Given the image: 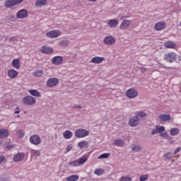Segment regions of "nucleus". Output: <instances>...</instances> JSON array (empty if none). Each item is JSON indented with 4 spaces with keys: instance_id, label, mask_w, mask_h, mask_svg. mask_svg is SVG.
I'll return each instance as SVG.
<instances>
[{
    "instance_id": "obj_14",
    "label": "nucleus",
    "mask_w": 181,
    "mask_h": 181,
    "mask_svg": "<svg viewBox=\"0 0 181 181\" xmlns=\"http://www.w3.org/2000/svg\"><path fill=\"white\" fill-rule=\"evenodd\" d=\"M18 72L16 71V70L11 69L8 70L7 71V75L9 77V78H16V77H18Z\"/></svg>"
},
{
    "instance_id": "obj_29",
    "label": "nucleus",
    "mask_w": 181,
    "mask_h": 181,
    "mask_svg": "<svg viewBox=\"0 0 181 181\" xmlns=\"http://www.w3.org/2000/svg\"><path fill=\"white\" fill-rule=\"evenodd\" d=\"M80 179L78 175H72L66 178V181H77Z\"/></svg>"
},
{
    "instance_id": "obj_19",
    "label": "nucleus",
    "mask_w": 181,
    "mask_h": 181,
    "mask_svg": "<svg viewBox=\"0 0 181 181\" xmlns=\"http://www.w3.org/2000/svg\"><path fill=\"white\" fill-rule=\"evenodd\" d=\"M129 25H131V21H129V20H124V21H123L122 22L119 28L122 30H125V29H128V28L129 27Z\"/></svg>"
},
{
    "instance_id": "obj_33",
    "label": "nucleus",
    "mask_w": 181,
    "mask_h": 181,
    "mask_svg": "<svg viewBox=\"0 0 181 181\" xmlns=\"http://www.w3.org/2000/svg\"><path fill=\"white\" fill-rule=\"evenodd\" d=\"M95 175L98 176H101V175H104V169L103 168H97L94 171Z\"/></svg>"
},
{
    "instance_id": "obj_31",
    "label": "nucleus",
    "mask_w": 181,
    "mask_h": 181,
    "mask_svg": "<svg viewBox=\"0 0 181 181\" xmlns=\"http://www.w3.org/2000/svg\"><path fill=\"white\" fill-rule=\"evenodd\" d=\"M46 2H47V0H37L35 5L36 6H44V5H46Z\"/></svg>"
},
{
    "instance_id": "obj_51",
    "label": "nucleus",
    "mask_w": 181,
    "mask_h": 181,
    "mask_svg": "<svg viewBox=\"0 0 181 181\" xmlns=\"http://www.w3.org/2000/svg\"><path fill=\"white\" fill-rule=\"evenodd\" d=\"M19 112H21V111L16 110V111L15 112V114H19Z\"/></svg>"
},
{
    "instance_id": "obj_27",
    "label": "nucleus",
    "mask_w": 181,
    "mask_h": 181,
    "mask_svg": "<svg viewBox=\"0 0 181 181\" xmlns=\"http://www.w3.org/2000/svg\"><path fill=\"white\" fill-rule=\"evenodd\" d=\"M63 136L65 139H70L73 136V132L70 130H66L63 133Z\"/></svg>"
},
{
    "instance_id": "obj_7",
    "label": "nucleus",
    "mask_w": 181,
    "mask_h": 181,
    "mask_svg": "<svg viewBox=\"0 0 181 181\" xmlns=\"http://www.w3.org/2000/svg\"><path fill=\"white\" fill-rule=\"evenodd\" d=\"M126 97L128 98H136L138 97V90L134 88H130L126 91Z\"/></svg>"
},
{
    "instance_id": "obj_48",
    "label": "nucleus",
    "mask_w": 181,
    "mask_h": 181,
    "mask_svg": "<svg viewBox=\"0 0 181 181\" xmlns=\"http://www.w3.org/2000/svg\"><path fill=\"white\" fill-rule=\"evenodd\" d=\"M151 134L153 135H156V134H159L158 132V129H156V127L155 128V129H153L152 132H151Z\"/></svg>"
},
{
    "instance_id": "obj_49",
    "label": "nucleus",
    "mask_w": 181,
    "mask_h": 181,
    "mask_svg": "<svg viewBox=\"0 0 181 181\" xmlns=\"http://www.w3.org/2000/svg\"><path fill=\"white\" fill-rule=\"evenodd\" d=\"M74 108H78V110H81L82 107H81V105H77V106L74 107Z\"/></svg>"
},
{
    "instance_id": "obj_42",
    "label": "nucleus",
    "mask_w": 181,
    "mask_h": 181,
    "mask_svg": "<svg viewBox=\"0 0 181 181\" xmlns=\"http://www.w3.org/2000/svg\"><path fill=\"white\" fill-rule=\"evenodd\" d=\"M120 181H132V179L129 177H122L121 179H120Z\"/></svg>"
},
{
    "instance_id": "obj_36",
    "label": "nucleus",
    "mask_w": 181,
    "mask_h": 181,
    "mask_svg": "<svg viewBox=\"0 0 181 181\" xmlns=\"http://www.w3.org/2000/svg\"><path fill=\"white\" fill-rule=\"evenodd\" d=\"M156 128L158 134H162V132H165V127L163 126L156 125Z\"/></svg>"
},
{
    "instance_id": "obj_22",
    "label": "nucleus",
    "mask_w": 181,
    "mask_h": 181,
    "mask_svg": "<svg viewBox=\"0 0 181 181\" xmlns=\"http://www.w3.org/2000/svg\"><path fill=\"white\" fill-rule=\"evenodd\" d=\"M7 136H9V131L6 129H0V138L1 139H4L5 138H7Z\"/></svg>"
},
{
    "instance_id": "obj_11",
    "label": "nucleus",
    "mask_w": 181,
    "mask_h": 181,
    "mask_svg": "<svg viewBox=\"0 0 181 181\" xmlns=\"http://www.w3.org/2000/svg\"><path fill=\"white\" fill-rule=\"evenodd\" d=\"M52 64L55 66H60V64H63V57L62 56H56L52 59Z\"/></svg>"
},
{
    "instance_id": "obj_25",
    "label": "nucleus",
    "mask_w": 181,
    "mask_h": 181,
    "mask_svg": "<svg viewBox=\"0 0 181 181\" xmlns=\"http://www.w3.org/2000/svg\"><path fill=\"white\" fill-rule=\"evenodd\" d=\"M107 25L108 26H110V28H115V26L118 25V20L117 19L110 20L107 22Z\"/></svg>"
},
{
    "instance_id": "obj_12",
    "label": "nucleus",
    "mask_w": 181,
    "mask_h": 181,
    "mask_svg": "<svg viewBox=\"0 0 181 181\" xmlns=\"http://www.w3.org/2000/svg\"><path fill=\"white\" fill-rule=\"evenodd\" d=\"M16 16L18 19H25V18H28V11L21 9L17 12Z\"/></svg>"
},
{
    "instance_id": "obj_30",
    "label": "nucleus",
    "mask_w": 181,
    "mask_h": 181,
    "mask_svg": "<svg viewBox=\"0 0 181 181\" xmlns=\"http://www.w3.org/2000/svg\"><path fill=\"white\" fill-rule=\"evenodd\" d=\"M113 145L115 146H122V145H124V140L115 139L113 142Z\"/></svg>"
},
{
    "instance_id": "obj_21",
    "label": "nucleus",
    "mask_w": 181,
    "mask_h": 181,
    "mask_svg": "<svg viewBox=\"0 0 181 181\" xmlns=\"http://www.w3.org/2000/svg\"><path fill=\"white\" fill-rule=\"evenodd\" d=\"M164 46L167 49H176V43H175L173 41H166L164 43Z\"/></svg>"
},
{
    "instance_id": "obj_43",
    "label": "nucleus",
    "mask_w": 181,
    "mask_h": 181,
    "mask_svg": "<svg viewBox=\"0 0 181 181\" xmlns=\"http://www.w3.org/2000/svg\"><path fill=\"white\" fill-rule=\"evenodd\" d=\"M33 153L34 156H40V152H39V151L34 150Z\"/></svg>"
},
{
    "instance_id": "obj_16",
    "label": "nucleus",
    "mask_w": 181,
    "mask_h": 181,
    "mask_svg": "<svg viewBox=\"0 0 181 181\" xmlns=\"http://www.w3.org/2000/svg\"><path fill=\"white\" fill-rule=\"evenodd\" d=\"M25 159V153H18L16 154L13 157L14 162H21Z\"/></svg>"
},
{
    "instance_id": "obj_23",
    "label": "nucleus",
    "mask_w": 181,
    "mask_h": 181,
    "mask_svg": "<svg viewBox=\"0 0 181 181\" xmlns=\"http://www.w3.org/2000/svg\"><path fill=\"white\" fill-rule=\"evenodd\" d=\"M88 145H90V144L87 141H81L78 144V146L80 149H84V148H88Z\"/></svg>"
},
{
    "instance_id": "obj_6",
    "label": "nucleus",
    "mask_w": 181,
    "mask_h": 181,
    "mask_svg": "<svg viewBox=\"0 0 181 181\" xmlns=\"http://www.w3.org/2000/svg\"><path fill=\"white\" fill-rule=\"evenodd\" d=\"M30 142L33 145H40L42 144V139L37 134L33 135L30 137Z\"/></svg>"
},
{
    "instance_id": "obj_38",
    "label": "nucleus",
    "mask_w": 181,
    "mask_h": 181,
    "mask_svg": "<svg viewBox=\"0 0 181 181\" xmlns=\"http://www.w3.org/2000/svg\"><path fill=\"white\" fill-rule=\"evenodd\" d=\"M132 149L133 152H139L141 151V146L133 145L132 146Z\"/></svg>"
},
{
    "instance_id": "obj_44",
    "label": "nucleus",
    "mask_w": 181,
    "mask_h": 181,
    "mask_svg": "<svg viewBox=\"0 0 181 181\" xmlns=\"http://www.w3.org/2000/svg\"><path fill=\"white\" fill-rule=\"evenodd\" d=\"M2 162H4V163H5V162H6V158H5V156H0V163H2Z\"/></svg>"
},
{
    "instance_id": "obj_50",
    "label": "nucleus",
    "mask_w": 181,
    "mask_h": 181,
    "mask_svg": "<svg viewBox=\"0 0 181 181\" xmlns=\"http://www.w3.org/2000/svg\"><path fill=\"white\" fill-rule=\"evenodd\" d=\"M89 2H95L97 0H88Z\"/></svg>"
},
{
    "instance_id": "obj_45",
    "label": "nucleus",
    "mask_w": 181,
    "mask_h": 181,
    "mask_svg": "<svg viewBox=\"0 0 181 181\" xmlns=\"http://www.w3.org/2000/svg\"><path fill=\"white\" fill-rule=\"evenodd\" d=\"M71 149H73V146L71 144H69L66 146V152H70V151H71Z\"/></svg>"
},
{
    "instance_id": "obj_35",
    "label": "nucleus",
    "mask_w": 181,
    "mask_h": 181,
    "mask_svg": "<svg viewBox=\"0 0 181 181\" xmlns=\"http://www.w3.org/2000/svg\"><path fill=\"white\" fill-rule=\"evenodd\" d=\"M110 155H111V153H105L101 154L100 156H99L98 159H107V158H110Z\"/></svg>"
},
{
    "instance_id": "obj_20",
    "label": "nucleus",
    "mask_w": 181,
    "mask_h": 181,
    "mask_svg": "<svg viewBox=\"0 0 181 181\" xmlns=\"http://www.w3.org/2000/svg\"><path fill=\"white\" fill-rule=\"evenodd\" d=\"M158 118L160 122H166V121H170V115L161 114Z\"/></svg>"
},
{
    "instance_id": "obj_2",
    "label": "nucleus",
    "mask_w": 181,
    "mask_h": 181,
    "mask_svg": "<svg viewBox=\"0 0 181 181\" xmlns=\"http://www.w3.org/2000/svg\"><path fill=\"white\" fill-rule=\"evenodd\" d=\"M87 160H88V158L87 157H82L78 158V160L71 161L69 163V166H81V165H84L87 162Z\"/></svg>"
},
{
    "instance_id": "obj_17",
    "label": "nucleus",
    "mask_w": 181,
    "mask_h": 181,
    "mask_svg": "<svg viewBox=\"0 0 181 181\" xmlns=\"http://www.w3.org/2000/svg\"><path fill=\"white\" fill-rule=\"evenodd\" d=\"M40 52L44 53L45 54H50V53H53V48L50 47L43 46L40 49Z\"/></svg>"
},
{
    "instance_id": "obj_8",
    "label": "nucleus",
    "mask_w": 181,
    "mask_h": 181,
    "mask_svg": "<svg viewBox=\"0 0 181 181\" xmlns=\"http://www.w3.org/2000/svg\"><path fill=\"white\" fill-rule=\"evenodd\" d=\"M57 84H59V80L57 78H51L48 79L46 83L47 87H49L50 88L56 87Z\"/></svg>"
},
{
    "instance_id": "obj_39",
    "label": "nucleus",
    "mask_w": 181,
    "mask_h": 181,
    "mask_svg": "<svg viewBox=\"0 0 181 181\" xmlns=\"http://www.w3.org/2000/svg\"><path fill=\"white\" fill-rule=\"evenodd\" d=\"M149 177V175H148V174L146 175H143L141 176H140L139 180L140 181H145V180H148V178Z\"/></svg>"
},
{
    "instance_id": "obj_28",
    "label": "nucleus",
    "mask_w": 181,
    "mask_h": 181,
    "mask_svg": "<svg viewBox=\"0 0 181 181\" xmlns=\"http://www.w3.org/2000/svg\"><path fill=\"white\" fill-rule=\"evenodd\" d=\"M180 130L177 129V127L173 128L170 131V134L172 136H176V135H179Z\"/></svg>"
},
{
    "instance_id": "obj_47",
    "label": "nucleus",
    "mask_w": 181,
    "mask_h": 181,
    "mask_svg": "<svg viewBox=\"0 0 181 181\" xmlns=\"http://www.w3.org/2000/svg\"><path fill=\"white\" fill-rule=\"evenodd\" d=\"M180 151H181V148L180 147L177 148L176 150L174 151V153H173L174 155H176L177 153H179V152H180Z\"/></svg>"
},
{
    "instance_id": "obj_3",
    "label": "nucleus",
    "mask_w": 181,
    "mask_h": 181,
    "mask_svg": "<svg viewBox=\"0 0 181 181\" xmlns=\"http://www.w3.org/2000/svg\"><path fill=\"white\" fill-rule=\"evenodd\" d=\"M23 103L25 105H35L36 104V98L31 95L25 96L23 98Z\"/></svg>"
},
{
    "instance_id": "obj_13",
    "label": "nucleus",
    "mask_w": 181,
    "mask_h": 181,
    "mask_svg": "<svg viewBox=\"0 0 181 181\" xmlns=\"http://www.w3.org/2000/svg\"><path fill=\"white\" fill-rule=\"evenodd\" d=\"M155 30H163V29H166V23L165 22H158L154 26Z\"/></svg>"
},
{
    "instance_id": "obj_4",
    "label": "nucleus",
    "mask_w": 181,
    "mask_h": 181,
    "mask_svg": "<svg viewBox=\"0 0 181 181\" xmlns=\"http://www.w3.org/2000/svg\"><path fill=\"white\" fill-rule=\"evenodd\" d=\"M164 59L165 62H168V63H173L176 60V53L171 52L165 54Z\"/></svg>"
},
{
    "instance_id": "obj_40",
    "label": "nucleus",
    "mask_w": 181,
    "mask_h": 181,
    "mask_svg": "<svg viewBox=\"0 0 181 181\" xmlns=\"http://www.w3.org/2000/svg\"><path fill=\"white\" fill-rule=\"evenodd\" d=\"M164 158H167V159H172V153L168 152L163 155Z\"/></svg>"
},
{
    "instance_id": "obj_26",
    "label": "nucleus",
    "mask_w": 181,
    "mask_h": 181,
    "mask_svg": "<svg viewBox=\"0 0 181 181\" xmlns=\"http://www.w3.org/2000/svg\"><path fill=\"white\" fill-rule=\"evenodd\" d=\"M12 66L14 67V69H21V61L19 59H13L12 61Z\"/></svg>"
},
{
    "instance_id": "obj_18",
    "label": "nucleus",
    "mask_w": 181,
    "mask_h": 181,
    "mask_svg": "<svg viewBox=\"0 0 181 181\" xmlns=\"http://www.w3.org/2000/svg\"><path fill=\"white\" fill-rule=\"evenodd\" d=\"M105 59L103 57H94L90 61V63H94L95 64H100V63H103Z\"/></svg>"
},
{
    "instance_id": "obj_5",
    "label": "nucleus",
    "mask_w": 181,
    "mask_h": 181,
    "mask_svg": "<svg viewBox=\"0 0 181 181\" xmlns=\"http://www.w3.org/2000/svg\"><path fill=\"white\" fill-rule=\"evenodd\" d=\"M22 2H23V0H7L4 3V6H6V8H12V6L22 4Z\"/></svg>"
},
{
    "instance_id": "obj_9",
    "label": "nucleus",
    "mask_w": 181,
    "mask_h": 181,
    "mask_svg": "<svg viewBox=\"0 0 181 181\" xmlns=\"http://www.w3.org/2000/svg\"><path fill=\"white\" fill-rule=\"evenodd\" d=\"M115 39L111 35L105 37L103 40V43L107 45V46H113V45H115Z\"/></svg>"
},
{
    "instance_id": "obj_41",
    "label": "nucleus",
    "mask_w": 181,
    "mask_h": 181,
    "mask_svg": "<svg viewBox=\"0 0 181 181\" xmlns=\"http://www.w3.org/2000/svg\"><path fill=\"white\" fill-rule=\"evenodd\" d=\"M160 136H162L163 138H166L167 139H170L171 137L169 136V134H168V133L164 132L160 134Z\"/></svg>"
},
{
    "instance_id": "obj_46",
    "label": "nucleus",
    "mask_w": 181,
    "mask_h": 181,
    "mask_svg": "<svg viewBox=\"0 0 181 181\" xmlns=\"http://www.w3.org/2000/svg\"><path fill=\"white\" fill-rule=\"evenodd\" d=\"M60 46H67L69 45V42L67 41H62L59 43Z\"/></svg>"
},
{
    "instance_id": "obj_15",
    "label": "nucleus",
    "mask_w": 181,
    "mask_h": 181,
    "mask_svg": "<svg viewBox=\"0 0 181 181\" xmlns=\"http://www.w3.org/2000/svg\"><path fill=\"white\" fill-rule=\"evenodd\" d=\"M139 124V118H138L136 116L135 117H132L129 121V125L130 127H136Z\"/></svg>"
},
{
    "instance_id": "obj_34",
    "label": "nucleus",
    "mask_w": 181,
    "mask_h": 181,
    "mask_svg": "<svg viewBox=\"0 0 181 181\" xmlns=\"http://www.w3.org/2000/svg\"><path fill=\"white\" fill-rule=\"evenodd\" d=\"M136 117L137 118H139V119L140 118H146V113L144 112H139L136 114Z\"/></svg>"
},
{
    "instance_id": "obj_1",
    "label": "nucleus",
    "mask_w": 181,
    "mask_h": 181,
    "mask_svg": "<svg viewBox=\"0 0 181 181\" xmlns=\"http://www.w3.org/2000/svg\"><path fill=\"white\" fill-rule=\"evenodd\" d=\"M90 135V131L85 129H78L75 131L76 138H86Z\"/></svg>"
},
{
    "instance_id": "obj_32",
    "label": "nucleus",
    "mask_w": 181,
    "mask_h": 181,
    "mask_svg": "<svg viewBox=\"0 0 181 181\" xmlns=\"http://www.w3.org/2000/svg\"><path fill=\"white\" fill-rule=\"evenodd\" d=\"M33 74L35 77H42L43 76V71L42 70H37L33 72Z\"/></svg>"
},
{
    "instance_id": "obj_37",
    "label": "nucleus",
    "mask_w": 181,
    "mask_h": 181,
    "mask_svg": "<svg viewBox=\"0 0 181 181\" xmlns=\"http://www.w3.org/2000/svg\"><path fill=\"white\" fill-rule=\"evenodd\" d=\"M17 136L18 138H23V136H25V131L21 129L18 130Z\"/></svg>"
},
{
    "instance_id": "obj_24",
    "label": "nucleus",
    "mask_w": 181,
    "mask_h": 181,
    "mask_svg": "<svg viewBox=\"0 0 181 181\" xmlns=\"http://www.w3.org/2000/svg\"><path fill=\"white\" fill-rule=\"evenodd\" d=\"M28 93L30 95H33V97H42V94L37 90L30 89L28 90Z\"/></svg>"
},
{
    "instance_id": "obj_10",
    "label": "nucleus",
    "mask_w": 181,
    "mask_h": 181,
    "mask_svg": "<svg viewBox=\"0 0 181 181\" xmlns=\"http://www.w3.org/2000/svg\"><path fill=\"white\" fill-rule=\"evenodd\" d=\"M62 35L59 30H51L46 34L47 37H50L51 39H54L55 37H59Z\"/></svg>"
}]
</instances>
